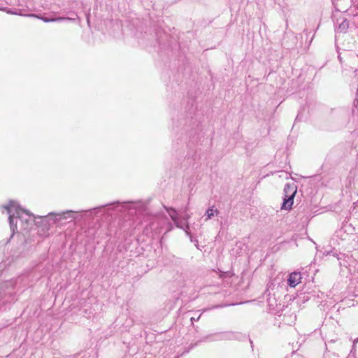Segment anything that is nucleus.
Returning a JSON list of instances; mask_svg holds the SVG:
<instances>
[{
  "label": "nucleus",
  "mask_w": 358,
  "mask_h": 358,
  "mask_svg": "<svg viewBox=\"0 0 358 358\" xmlns=\"http://www.w3.org/2000/svg\"><path fill=\"white\" fill-rule=\"evenodd\" d=\"M9 215V224L13 233L17 229V224L23 230H28L33 225L34 217L29 211L22 209L15 201H10L6 206H3Z\"/></svg>",
  "instance_id": "obj_1"
},
{
  "label": "nucleus",
  "mask_w": 358,
  "mask_h": 358,
  "mask_svg": "<svg viewBox=\"0 0 358 358\" xmlns=\"http://www.w3.org/2000/svg\"><path fill=\"white\" fill-rule=\"evenodd\" d=\"M78 212L73 210H66L61 213H50L46 216L41 217L43 224L46 227L47 230L49 229L52 224H56L57 222L66 220L67 218L76 219L75 214Z\"/></svg>",
  "instance_id": "obj_2"
},
{
  "label": "nucleus",
  "mask_w": 358,
  "mask_h": 358,
  "mask_svg": "<svg viewBox=\"0 0 358 358\" xmlns=\"http://www.w3.org/2000/svg\"><path fill=\"white\" fill-rule=\"evenodd\" d=\"M284 192L285 193V196L284 198L281 209L290 210L293 205L294 197L296 192V188L294 185L287 184L284 187Z\"/></svg>",
  "instance_id": "obj_3"
},
{
  "label": "nucleus",
  "mask_w": 358,
  "mask_h": 358,
  "mask_svg": "<svg viewBox=\"0 0 358 358\" xmlns=\"http://www.w3.org/2000/svg\"><path fill=\"white\" fill-rule=\"evenodd\" d=\"M15 282L13 280H8L0 285V301L2 299L3 292L6 294H10V290L13 288Z\"/></svg>",
  "instance_id": "obj_4"
},
{
  "label": "nucleus",
  "mask_w": 358,
  "mask_h": 358,
  "mask_svg": "<svg viewBox=\"0 0 358 358\" xmlns=\"http://www.w3.org/2000/svg\"><path fill=\"white\" fill-rule=\"evenodd\" d=\"M301 273L293 272L289 275V278L287 280L288 285L292 287H295L301 282Z\"/></svg>",
  "instance_id": "obj_5"
},
{
  "label": "nucleus",
  "mask_w": 358,
  "mask_h": 358,
  "mask_svg": "<svg viewBox=\"0 0 358 358\" xmlns=\"http://www.w3.org/2000/svg\"><path fill=\"white\" fill-rule=\"evenodd\" d=\"M29 16H30V17H35L39 18L41 20H43V22H62V21H64V20H74L73 18L68 17H59L48 18V17H46L39 16V15H37L36 14H30V15H29Z\"/></svg>",
  "instance_id": "obj_6"
},
{
  "label": "nucleus",
  "mask_w": 358,
  "mask_h": 358,
  "mask_svg": "<svg viewBox=\"0 0 358 358\" xmlns=\"http://www.w3.org/2000/svg\"><path fill=\"white\" fill-rule=\"evenodd\" d=\"M166 211L168 212L169 215H170L171 220L174 222L176 226L178 228H183V227L182 226V223L178 218L176 210L174 208H166Z\"/></svg>",
  "instance_id": "obj_7"
},
{
  "label": "nucleus",
  "mask_w": 358,
  "mask_h": 358,
  "mask_svg": "<svg viewBox=\"0 0 358 358\" xmlns=\"http://www.w3.org/2000/svg\"><path fill=\"white\" fill-rule=\"evenodd\" d=\"M220 213V211L215 208L214 206L208 208L206 211L205 215V221H207L211 218H213L215 215H217Z\"/></svg>",
  "instance_id": "obj_8"
},
{
  "label": "nucleus",
  "mask_w": 358,
  "mask_h": 358,
  "mask_svg": "<svg viewBox=\"0 0 358 358\" xmlns=\"http://www.w3.org/2000/svg\"><path fill=\"white\" fill-rule=\"evenodd\" d=\"M216 336H217V340H223V339H228L230 338L232 336V334L230 332H225V333H217L215 334Z\"/></svg>",
  "instance_id": "obj_9"
},
{
  "label": "nucleus",
  "mask_w": 358,
  "mask_h": 358,
  "mask_svg": "<svg viewBox=\"0 0 358 358\" xmlns=\"http://www.w3.org/2000/svg\"><path fill=\"white\" fill-rule=\"evenodd\" d=\"M348 28V22L343 20L342 23L338 26V29L341 31H345Z\"/></svg>",
  "instance_id": "obj_10"
},
{
  "label": "nucleus",
  "mask_w": 358,
  "mask_h": 358,
  "mask_svg": "<svg viewBox=\"0 0 358 358\" xmlns=\"http://www.w3.org/2000/svg\"><path fill=\"white\" fill-rule=\"evenodd\" d=\"M182 226L183 227V228H181L182 229H183L185 231V234L187 235V236H191V234L189 231V225L188 223H186L185 225H183L182 224Z\"/></svg>",
  "instance_id": "obj_11"
},
{
  "label": "nucleus",
  "mask_w": 358,
  "mask_h": 358,
  "mask_svg": "<svg viewBox=\"0 0 358 358\" xmlns=\"http://www.w3.org/2000/svg\"><path fill=\"white\" fill-rule=\"evenodd\" d=\"M190 218V215L188 214V213H185L183 216H182V219L184 220H185L186 222L188 221V220Z\"/></svg>",
  "instance_id": "obj_12"
},
{
  "label": "nucleus",
  "mask_w": 358,
  "mask_h": 358,
  "mask_svg": "<svg viewBox=\"0 0 358 358\" xmlns=\"http://www.w3.org/2000/svg\"><path fill=\"white\" fill-rule=\"evenodd\" d=\"M7 13H11V14H17V13H15V12H12V11H10V10H8V11H7Z\"/></svg>",
  "instance_id": "obj_13"
},
{
  "label": "nucleus",
  "mask_w": 358,
  "mask_h": 358,
  "mask_svg": "<svg viewBox=\"0 0 358 358\" xmlns=\"http://www.w3.org/2000/svg\"><path fill=\"white\" fill-rule=\"evenodd\" d=\"M357 341H358V338H357V340L354 341V345L355 344V343H356Z\"/></svg>",
  "instance_id": "obj_14"
},
{
  "label": "nucleus",
  "mask_w": 358,
  "mask_h": 358,
  "mask_svg": "<svg viewBox=\"0 0 358 358\" xmlns=\"http://www.w3.org/2000/svg\"><path fill=\"white\" fill-rule=\"evenodd\" d=\"M355 204H356V206H358V201L356 203H355Z\"/></svg>",
  "instance_id": "obj_15"
},
{
  "label": "nucleus",
  "mask_w": 358,
  "mask_h": 358,
  "mask_svg": "<svg viewBox=\"0 0 358 358\" xmlns=\"http://www.w3.org/2000/svg\"><path fill=\"white\" fill-rule=\"evenodd\" d=\"M87 23L89 24L90 23V20H89V17H87Z\"/></svg>",
  "instance_id": "obj_16"
},
{
  "label": "nucleus",
  "mask_w": 358,
  "mask_h": 358,
  "mask_svg": "<svg viewBox=\"0 0 358 358\" xmlns=\"http://www.w3.org/2000/svg\"><path fill=\"white\" fill-rule=\"evenodd\" d=\"M191 320H193V321H195V319H194L193 317H191Z\"/></svg>",
  "instance_id": "obj_17"
},
{
  "label": "nucleus",
  "mask_w": 358,
  "mask_h": 358,
  "mask_svg": "<svg viewBox=\"0 0 358 358\" xmlns=\"http://www.w3.org/2000/svg\"><path fill=\"white\" fill-rule=\"evenodd\" d=\"M191 320H193V321H195V319H194L193 317H191Z\"/></svg>",
  "instance_id": "obj_18"
},
{
  "label": "nucleus",
  "mask_w": 358,
  "mask_h": 358,
  "mask_svg": "<svg viewBox=\"0 0 358 358\" xmlns=\"http://www.w3.org/2000/svg\"><path fill=\"white\" fill-rule=\"evenodd\" d=\"M357 94H358V89H357Z\"/></svg>",
  "instance_id": "obj_19"
}]
</instances>
